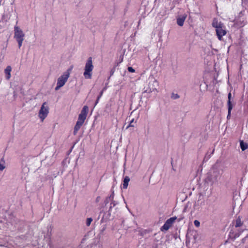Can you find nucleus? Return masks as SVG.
Wrapping results in <instances>:
<instances>
[{
  "mask_svg": "<svg viewBox=\"0 0 248 248\" xmlns=\"http://www.w3.org/2000/svg\"><path fill=\"white\" fill-rule=\"evenodd\" d=\"M93 69V60L92 57H89L86 63L84 68L83 76L85 79H91L92 77V72Z\"/></svg>",
  "mask_w": 248,
  "mask_h": 248,
  "instance_id": "obj_1",
  "label": "nucleus"
},
{
  "mask_svg": "<svg viewBox=\"0 0 248 248\" xmlns=\"http://www.w3.org/2000/svg\"><path fill=\"white\" fill-rule=\"evenodd\" d=\"M24 36L25 34L22 30L18 26L16 25L14 27V38L18 43L19 48L22 46Z\"/></svg>",
  "mask_w": 248,
  "mask_h": 248,
  "instance_id": "obj_2",
  "label": "nucleus"
},
{
  "mask_svg": "<svg viewBox=\"0 0 248 248\" xmlns=\"http://www.w3.org/2000/svg\"><path fill=\"white\" fill-rule=\"evenodd\" d=\"M70 76L69 70L65 72L62 76H61L58 79L57 86L55 88L56 91L59 90L61 87L63 86L67 81L68 78Z\"/></svg>",
  "mask_w": 248,
  "mask_h": 248,
  "instance_id": "obj_3",
  "label": "nucleus"
},
{
  "mask_svg": "<svg viewBox=\"0 0 248 248\" xmlns=\"http://www.w3.org/2000/svg\"><path fill=\"white\" fill-rule=\"evenodd\" d=\"M150 79L149 84V88L145 90L144 92L150 93L154 91H157V88L158 86V82L153 78H149Z\"/></svg>",
  "mask_w": 248,
  "mask_h": 248,
  "instance_id": "obj_4",
  "label": "nucleus"
},
{
  "mask_svg": "<svg viewBox=\"0 0 248 248\" xmlns=\"http://www.w3.org/2000/svg\"><path fill=\"white\" fill-rule=\"evenodd\" d=\"M88 110V107L87 106H84L78 115V120L77 122L83 124L86 118Z\"/></svg>",
  "mask_w": 248,
  "mask_h": 248,
  "instance_id": "obj_5",
  "label": "nucleus"
},
{
  "mask_svg": "<svg viewBox=\"0 0 248 248\" xmlns=\"http://www.w3.org/2000/svg\"><path fill=\"white\" fill-rule=\"evenodd\" d=\"M46 102H44L39 110V116L40 118L42 119V121H43L45 119L48 113V108L47 106H46Z\"/></svg>",
  "mask_w": 248,
  "mask_h": 248,
  "instance_id": "obj_6",
  "label": "nucleus"
},
{
  "mask_svg": "<svg viewBox=\"0 0 248 248\" xmlns=\"http://www.w3.org/2000/svg\"><path fill=\"white\" fill-rule=\"evenodd\" d=\"M177 217H173L167 219L164 224L161 227V231L165 230L167 231L172 226V224L174 222Z\"/></svg>",
  "mask_w": 248,
  "mask_h": 248,
  "instance_id": "obj_7",
  "label": "nucleus"
},
{
  "mask_svg": "<svg viewBox=\"0 0 248 248\" xmlns=\"http://www.w3.org/2000/svg\"><path fill=\"white\" fill-rule=\"evenodd\" d=\"M216 31L217 38L219 40H222L223 36L226 34V31L224 28V26L216 29Z\"/></svg>",
  "mask_w": 248,
  "mask_h": 248,
  "instance_id": "obj_8",
  "label": "nucleus"
},
{
  "mask_svg": "<svg viewBox=\"0 0 248 248\" xmlns=\"http://www.w3.org/2000/svg\"><path fill=\"white\" fill-rule=\"evenodd\" d=\"M187 17V15L186 14H184L183 15L179 16L177 18V23L180 26H182L184 24V22L186 20Z\"/></svg>",
  "mask_w": 248,
  "mask_h": 248,
  "instance_id": "obj_9",
  "label": "nucleus"
},
{
  "mask_svg": "<svg viewBox=\"0 0 248 248\" xmlns=\"http://www.w3.org/2000/svg\"><path fill=\"white\" fill-rule=\"evenodd\" d=\"M212 25L216 29L223 26V24L221 22H219L216 18L213 19Z\"/></svg>",
  "mask_w": 248,
  "mask_h": 248,
  "instance_id": "obj_10",
  "label": "nucleus"
},
{
  "mask_svg": "<svg viewBox=\"0 0 248 248\" xmlns=\"http://www.w3.org/2000/svg\"><path fill=\"white\" fill-rule=\"evenodd\" d=\"M130 179L129 176H125L124 177L123 184V188L124 189H127L129 182L130 181Z\"/></svg>",
  "mask_w": 248,
  "mask_h": 248,
  "instance_id": "obj_11",
  "label": "nucleus"
},
{
  "mask_svg": "<svg viewBox=\"0 0 248 248\" xmlns=\"http://www.w3.org/2000/svg\"><path fill=\"white\" fill-rule=\"evenodd\" d=\"M12 68L10 66H7L4 70L6 74V78L7 79H9L11 78V72Z\"/></svg>",
  "mask_w": 248,
  "mask_h": 248,
  "instance_id": "obj_12",
  "label": "nucleus"
},
{
  "mask_svg": "<svg viewBox=\"0 0 248 248\" xmlns=\"http://www.w3.org/2000/svg\"><path fill=\"white\" fill-rule=\"evenodd\" d=\"M231 97H232V94H231V93H229L228 95V100L227 102L228 107H229V111H230V110H232V108H233V105L231 101Z\"/></svg>",
  "mask_w": 248,
  "mask_h": 248,
  "instance_id": "obj_13",
  "label": "nucleus"
},
{
  "mask_svg": "<svg viewBox=\"0 0 248 248\" xmlns=\"http://www.w3.org/2000/svg\"><path fill=\"white\" fill-rule=\"evenodd\" d=\"M82 124H79L77 122L76 124L74 127L73 134L74 135H76L78 131V130L80 129V127L82 126Z\"/></svg>",
  "mask_w": 248,
  "mask_h": 248,
  "instance_id": "obj_14",
  "label": "nucleus"
},
{
  "mask_svg": "<svg viewBox=\"0 0 248 248\" xmlns=\"http://www.w3.org/2000/svg\"><path fill=\"white\" fill-rule=\"evenodd\" d=\"M240 147L243 151H245L248 148V144L244 142L243 140L240 141Z\"/></svg>",
  "mask_w": 248,
  "mask_h": 248,
  "instance_id": "obj_15",
  "label": "nucleus"
},
{
  "mask_svg": "<svg viewBox=\"0 0 248 248\" xmlns=\"http://www.w3.org/2000/svg\"><path fill=\"white\" fill-rule=\"evenodd\" d=\"M34 160H35L34 158H32L31 160L30 159L28 160L27 162L28 163V164H27V166L28 170L33 169V168L30 167V166H31V163L33 162Z\"/></svg>",
  "mask_w": 248,
  "mask_h": 248,
  "instance_id": "obj_16",
  "label": "nucleus"
},
{
  "mask_svg": "<svg viewBox=\"0 0 248 248\" xmlns=\"http://www.w3.org/2000/svg\"><path fill=\"white\" fill-rule=\"evenodd\" d=\"M5 162L4 160L1 159L0 161V170H2L5 169Z\"/></svg>",
  "mask_w": 248,
  "mask_h": 248,
  "instance_id": "obj_17",
  "label": "nucleus"
},
{
  "mask_svg": "<svg viewBox=\"0 0 248 248\" xmlns=\"http://www.w3.org/2000/svg\"><path fill=\"white\" fill-rule=\"evenodd\" d=\"M93 221V219L91 217L87 218L86 220V225L89 226Z\"/></svg>",
  "mask_w": 248,
  "mask_h": 248,
  "instance_id": "obj_18",
  "label": "nucleus"
},
{
  "mask_svg": "<svg viewBox=\"0 0 248 248\" xmlns=\"http://www.w3.org/2000/svg\"><path fill=\"white\" fill-rule=\"evenodd\" d=\"M221 162L217 161L216 164L213 166L214 169H218V167L220 165Z\"/></svg>",
  "mask_w": 248,
  "mask_h": 248,
  "instance_id": "obj_19",
  "label": "nucleus"
},
{
  "mask_svg": "<svg viewBox=\"0 0 248 248\" xmlns=\"http://www.w3.org/2000/svg\"><path fill=\"white\" fill-rule=\"evenodd\" d=\"M117 204V202L114 201H111L110 203V206L109 207V210H110L112 207H114Z\"/></svg>",
  "mask_w": 248,
  "mask_h": 248,
  "instance_id": "obj_20",
  "label": "nucleus"
},
{
  "mask_svg": "<svg viewBox=\"0 0 248 248\" xmlns=\"http://www.w3.org/2000/svg\"><path fill=\"white\" fill-rule=\"evenodd\" d=\"M194 224L197 227H199L200 226V222L198 220H195L194 221Z\"/></svg>",
  "mask_w": 248,
  "mask_h": 248,
  "instance_id": "obj_21",
  "label": "nucleus"
},
{
  "mask_svg": "<svg viewBox=\"0 0 248 248\" xmlns=\"http://www.w3.org/2000/svg\"><path fill=\"white\" fill-rule=\"evenodd\" d=\"M134 119L133 118L130 121V124H129V125L126 127V129L130 127H134V125L133 124H132V123L134 122Z\"/></svg>",
  "mask_w": 248,
  "mask_h": 248,
  "instance_id": "obj_22",
  "label": "nucleus"
},
{
  "mask_svg": "<svg viewBox=\"0 0 248 248\" xmlns=\"http://www.w3.org/2000/svg\"><path fill=\"white\" fill-rule=\"evenodd\" d=\"M241 221L240 219H237L236 221V224H235V227H240L241 226Z\"/></svg>",
  "mask_w": 248,
  "mask_h": 248,
  "instance_id": "obj_23",
  "label": "nucleus"
},
{
  "mask_svg": "<svg viewBox=\"0 0 248 248\" xmlns=\"http://www.w3.org/2000/svg\"><path fill=\"white\" fill-rule=\"evenodd\" d=\"M114 198V192H112V193L108 197V199H109L111 201H113Z\"/></svg>",
  "mask_w": 248,
  "mask_h": 248,
  "instance_id": "obj_24",
  "label": "nucleus"
},
{
  "mask_svg": "<svg viewBox=\"0 0 248 248\" xmlns=\"http://www.w3.org/2000/svg\"><path fill=\"white\" fill-rule=\"evenodd\" d=\"M127 69L129 72L133 73L135 72V70L132 67H128Z\"/></svg>",
  "mask_w": 248,
  "mask_h": 248,
  "instance_id": "obj_25",
  "label": "nucleus"
},
{
  "mask_svg": "<svg viewBox=\"0 0 248 248\" xmlns=\"http://www.w3.org/2000/svg\"><path fill=\"white\" fill-rule=\"evenodd\" d=\"M228 115H227V119H229L231 116V113L232 110H230V111H229V107H228Z\"/></svg>",
  "mask_w": 248,
  "mask_h": 248,
  "instance_id": "obj_26",
  "label": "nucleus"
},
{
  "mask_svg": "<svg viewBox=\"0 0 248 248\" xmlns=\"http://www.w3.org/2000/svg\"><path fill=\"white\" fill-rule=\"evenodd\" d=\"M109 201H111V200H110L109 199H108V197L106 198L105 201V204H107V203H108V202Z\"/></svg>",
  "mask_w": 248,
  "mask_h": 248,
  "instance_id": "obj_27",
  "label": "nucleus"
},
{
  "mask_svg": "<svg viewBox=\"0 0 248 248\" xmlns=\"http://www.w3.org/2000/svg\"><path fill=\"white\" fill-rule=\"evenodd\" d=\"M105 90V88H104V89L100 93V94L99 96H100V97H101V96L103 95V92Z\"/></svg>",
  "mask_w": 248,
  "mask_h": 248,
  "instance_id": "obj_28",
  "label": "nucleus"
},
{
  "mask_svg": "<svg viewBox=\"0 0 248 248\" xmlns=\"http://www.w3.org/2000/svg\"><path fill=\"white\" fill-rule=\"evenodd\" d=\"M100 97H100V96H98L97 97V101H99V99H100Z\"/></svg>",
  "mask_w": 248,
  "mask_h": 248,
  "instance_id": "obj_29",
  "label": "nucleus"
},
{
  "mask_svg": "<svg viewBox=\"0 0 248 248\" xmlns=\"http://www.w3.org/2000/svg\"><path fill=\"white\" fill-rule=\"evenodd\" d=\"M178 97H179V96L178 95V94H176V95H175V98H177Z\"/></svg>",
  "mask_w": 248,
  "mask_h": 248,
  "instance_id": "obj_30",
  "label": "nucleus"
},
{
  "mask_svg": "<svg viewBox=\"0 0 248 248\" xmlns=\"http://www.w3.org/2000/svg\"><path fill=\"white\" fill-rule=\"evenodd\" d=\"M99 101H97V100L96 99V101L95 103V106L97 105V104L98 103Z\"/></svg>",
  "mask_w": 248,
  "mask_h": 248,
  "instance_id": "obj_31",
  "label": "nucleus"
},
{
  "mask_svg": "<svg viewBox=\"0 0 248 248\" xmlns=\"http://www.w3.org/2000/svg\"><path fill=\"white\" fill-rule=\"evenodd\" d=\"M99 197H97V201H98V199H99Z\"/></svg>",
  "mask_w": 248,
  "mask_h": 248,
  "instance_id": "obj_32",
  "label": "nucleus"
}]
</instances>
